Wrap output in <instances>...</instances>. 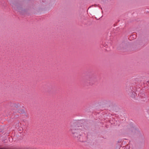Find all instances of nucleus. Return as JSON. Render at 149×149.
<instances>
[{
	"instance_id": "nucleus-2",
	"label": "nucleus",
	"mask_w": 149,
	"mask_h": 149,
	"mask_svg": "<svg viewBox=\"0 0 149 149\" xmlns=\"http://www.w3.org/2000/svg\"><path fill=\"white\" fill-rule=\"evenodd\" d=\"M130 91H131V92L130 91L128 93L129 95L132 97H134L136 95V93L132 91L131 90H130Z\"/></svg>"
},
{
	"instance_id": "nucleus-3",
	"label": "nucleus",
	"mask_w": 149,
	"mask_h": 149,
	"mask_svg": "<svg viewBox=\"0 0 149 149\" xmlns=\"http://www.w3.org/2000/svg\"><path fill=\"white\" fill-rule=\"evenodd\" d=\"M148 83L149 84V81H148Z\"/></svg>"
},
{
	"instance_id": "nucleus-1",
	"label": "nucleus",
	"mask_w": 149,
	"mask_h": 149,
	"mask_svg": "<svg viewBox=\"0 0 149 149\" xmlns=\"http://www.w3.org/2000/svg\"><path fill=\"white\" fill-rule=\"evenodd\" d=\"M81 128L78 125H73L71 126L70 130L72 136L77 140L81 141V138L82 137L80 132Z\"/></svg>"
}]
</instances>
